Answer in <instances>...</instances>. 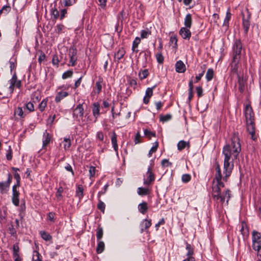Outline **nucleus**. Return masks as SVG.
Instances as JSON below:
<instances>
[{
    "instance_id": "nucleus-28",
    "label": "nucleus",
    "mask_w": 261,
    "mask_h": 261,
    "mask_svg": "<svg viewBox=\"0 0 261 261\" xmlns=\"http://www.w3.org/2000/svg\"><path fill=\"white\" fill-rule=\"evenodd\" d=\"M137 193L140 196H145L149 194L148 189L139 187L137 189Z\"/></svg>"
},
{
    "instance_id": "nucleus-4",
    "label": "nucleus",
    "mask_w": 261,
    "mask_h": 261,
    "mask_svg": "<svg viewBox=\"0 0 261 261\" xmlns=\"http://www.w3.org/2000/svg\"><path fill=\"white\" fill-rule=\"evenodd\" d=\"M242 49V44L241 41L239 39L235 40L233 45V57L234 60H238L240 58V55Z\"/></svg>"
},
{
    "instance_id": "nucleus-6",
    "label": "nucleus",
    "mask_w": 261,
    "mask_h": 261,
    "mask_svg": "<svg viewBox=\"0 0 261 261\" xmlns=\"http://www.w3.org/2000/svg\"><path fill=\"white\" fill-rule=\"evenodd\" d=\"M84 113V109L83 103H80L76 106L73 111V116L76 119L80 120L83 117Z\"/></svg>"
},
{
    "instance_id": "nucleus-25",
    "label": "nucleus",
    "mask_w": 261,
    "mask_h": 261,
    "mask_svg": "<svg viewBox=\"0 0 261 261\" xmlns=\"http://www.w3.org/2000/svg\"><path fill=\"white\" fill-rule=\"evenodd\" d=\"M9 186L5 182H0V192L1 194H5L8 192L9 190Z\"/></svg>"
},
{
    "instance_id": "nucleus-49",
    "label": "nucleus",
    "mask_w": 261,
    "mask_h": 261,
    "mask_svg": "<svg viewBox=\"0 0 261 261\" xmlns=\"http://www.w3.org/2000/svg\"><path fill=\"white\" fill-rule=\"evenodd\" d=\"M155 57H156L157 62L159 64H162L163 63L164 58L161 53H158L155 55Z\"/></svg>"
},
{
    "instance_id": "nucleus-41",
    "label": "nucleus",
    "mask_w": 261,
    "mask_h": 261,
    "mask_svg": "<svg viewBox=\"0 0 261 261\" xmlns=\"http://www.w3.org/2000/svg\"><path fill=\"white\" fill-rule=\"evenodd\" d=\"M106 205L100 198H98V203L97 204V208L101 212L104 213L105 210Z\"/></svg>"
},
{
    "instance_id": "nucleus-5",
    "label": "nucleus",
    "mask_w": 261,
    "mask_h": 261,
    "mask_svg": "<svg viewBox=\"0 0 261 261\" xmlns=\"http://www.w3.org/2000/svg\"><path fill=\"white\" fill-rule=\"evenodd\" d=\"M155 180V175L152 171V167L149 166L148 167L146 173V178H144L143 183L145 185H149Z\"/></svg>"
},
{
    "instance_id": "nucleus-18",
    "label": "nucleus",
    "mask_w": 261,
    "mask_h": 261,
    "mask_svg": "<svg viewBox=\"0 0 261 261\" xmlns=\"http://www.w3.org/2000/svg\"><path fill=\"white\" fill-rule=\"evenodd\" d=\"M100 105L98 102H94L93 104L92 113L94 117L97 119L99 116Z\"/></svg>"
},
{
    "instance_id": "nucleus-21",
    "label": "nucleus",
    "mask_w": 261,
    "mask_h": 261,
    "mask_svg": "<svg viewBox=\"0 0 261 261\" xmlns=\"http://www.w3.org/2000/svg\"><path fill=\"white\" fill-rule=\"evenodd\" d=\"M192 15L190 14H187L184 19V24L185 25V28H190L192 25Z\"/></svg>"
},
{
    "instance_id": "nucleus-19",
    "label": "nucleus",
    "mask_w": 261,
    "mask_h": 261,
    "mask_svg": "<svg viewBox=\"0 0 261 261\" xmlns=\"http://www.w3.org/2000/svg\"><path fill=\"white\" fill-rule=\"evenodd\" d=\"M111 142L115 151L118 153V146L117 144V135L114 132L111 137Z\"/></svg>"
},
{
    "instance_id": "nucleus-10",
    "label": "nucleus",
    "mask_w": 261,
    "mask_h": 261,
    "mask_svg": "<svg viewBox=\"0 0 261 261\" xmlns=\"http://www.w3.org/2000/svg\"><path fill=\"white\" fill-rule=\"evenodd\" d=\"M246 121L254 120V113L250 105H247L245 109Z\"/></svg>"
},
{
    "instance_id": "nucleus-27",
    "label": "nucleus",
    "mask_w": 261,
    "mask_h": 261,
    "mask_svg": "<svg viewBox=\"0 0 261 261\" xmlns=\"http://www.w3.org/2000/svg\"><path fill=\"white\" fill-rule=\"evenodd\" d=\"M214 75V72L213 69L212 68L208 69L205 75V78L206 79V81L207 82L211 81L213 79Z\"/></svg>"
},
{
    "instance_id": "nucleus-63",
    "label": "nucleus",
    "mask_w": 261,
    "mask_h": 261,
    "mask_svg": "<svg viewBox=\"0 0 261 261\" xmlns=\"http://www.w3.org/2000/svg\"><path fill=\"white\" fill-rule=\"evenodd\" d=\"M6 158L9 161H10L12 160V151L11 148V147H9V149L7 151V153L6 154Z\"/></svg>"
},
{
    "instance_id": "nucleus-13",
    "label": "nucleus",
    "mask_w": 261,
    "mask_h": 261,
    "mask_svg": "<svg viewBox=\"0 0 261 261\" xmlns=\"http://www.w3.org/2000/svg\"><path fill=\"white\" fill-rule=\"evenodd\" d=\"M189 29L182 27L179 30V34L184 39L189 40L191 37V33Z\"/></svg>"
},
{
    "instance_id": "nucleus-20",
    "label": "nucleus",
    "mask_w": 261,
    "mask_h": 261,
    "mask_svg": "<svg viewBox=\"0 0 261 261\" xmlns=\"http://www.w3.org/2000/svg\"><path fill=\"white\" fill-rule=\"evenodd\" d=\"M138 208L139 212L142 214H144L147 212L148 208L147 203L144 201L140 203L138 205Z\"/></svg>"
},
{
    "instance_id": "nucleus-64",
    "label": "nucleus",
    "mask_w": 261,
    "mask_h": 261,
    "mask_svg": "<svg viewBox=\"0 0 261 261\" xmlns=\"http://www.w3.org/2000/svg\"><path fill=\"white\" fill-rule=\"evenodd\" d=\"M26 108L30 111L33 112L34 111V107L33 103L29 102L25 105Z\"/></svg>"
},
{
    "instance_id": "nucleus-44",
    "label": "nucleus",
    "mask_w": 261,
    "mask_h": 261,
    "mask_svg": "<svg viewBox=\"0 0 261 261\" xmlns=\"http://www.w3.org/2000/svg\"><path fill=\"white\" fill-rule=\"evenodd\" d=\"M144 135L146 137H148L149 139H151L152 137L155 136V133L154 132H151L150 130L145 129L144 130Z\"/></svg>"
},
{
    "instance_id": "nucleus-51",
    "label": "nucleus",
    "mask_w": 261,
    "mask_h": 261,
    "mask_svg": "<svg viewBox=\"0 0 261 261\" xmlns=\"http://www.w3.org/2000/svg\"><path fill=\"white\" fill-rule=\"evenodd\" d=\"M73 73V72L72 70H68L63 73L62 77L63 79H66L68 77H70L72 76Z\"/></svg>"
},
{
    "instance_id": "nucleus-37",
    "label": "nucleus",
    "mask_w": 261,
    "mask_h": 261,
    "mask_svg": "<svg viewBox=\"0 0 261 261\" xmlns=\"http://www.w3.org/2000/svg\"><path fill=\"white\" fill-rule=\"evenodd\" d=\"M158 146H159L158 142H155L148 152V155L149 157H150L152 155V154L153 153L156 152V151L158 148Z\"/></svg>"
},
{
    "instance_id": "nucleus-52",
    "label": "nucleus",
    "mask_w": 261,
    "mask_h": 261,
    "mask_svg": "<svg viewBox=\"0 0 261 261\" xmlns=\"http://www.w3.org/2000/svg\"><path fill=\"white\" fill-rule=\"evenodd\" d=\"M172 116L170 114H166L165 115L161 116L160 121L164 122H166L171 119Z\"/></svg>"
},
{
    "instance_id": "nucleus-12",
    "label": "nucleus",
    "mask_w": 261,
    "mask_h": 261,
    "mask_svg": "<svg viewBox=\"0 0 261 261\" xmlns=\"http://www.w3.org/2000/svg\"><path fill=\"white\" fill-rule=\"evenodd\" d=\"M155 86H153L151 88H147L145 91V95L143 98V102L145 104H148L149 102L150 98L153 95V90L155 88Z\"/></svg>"
},
{
    "instance_id": "nucleus-7",
    "label": "nucleus",
    "mask_w": 261,
    "mask_h": 261,
    "mask_svg": "<svg viewBox=\"0 0 261 261\" xmlns=\"http://www.w3.org/2000/svg\"><path fill=\"white\" fill-rule=\"evenodd\" d=\"M252 234V248L253 249L257 248L259 246L261 245V234L255 230H253Z\"/></svg>"
},
{
    "instance_id": "nucleus-57",
    "label": "nucleus",
    "mask_w": 261,
    "mask_h": 261,
    "mask_svg": "<svg viewBox=\"0 0 261 261\" xmlns=\"http://www.w3.org/2000/svg\"><path fill=\"white\" fill-rule=\"evenodd\" d=\"M151 34V32L148 30H142L141 33V37L142 38H146Z\"/></svg>"
},
{
    "instance_id": "nucleus-30",
    "label": "nucleus",
    "mask_w": 261,
    "mask_h": 261,
    "mask_svg": "<svg viewBox=\"0 0 261 261\" xmlns=\"http://www.w3.org/2000/svg\"><path fill=\"white\" fill-rule=\"evenodd\" d=\"M186 244V250L188 251L187 253V256L188 257H193L192 255L194 254V250L193 247L190 244H188L187 242Z\"/></svg>"
},
{
    "instance_id": "nucleus-26",
    "label": "nucleus",
    "mask_w": 261,
    "mask_h": 261,
    "mask_svg": "<svg viewBox=\"0 0 261 261\" xmlns=\"http://www.w3.org/2000/svg\"><path fill=\"white\" fill-rule=\"evenodd\" d=\"M105 248V243L103 241H99L96 247V252L98 254L102 253Z\"/></svg>"
},
{
    "instance_id": "nucleus-9",
    "label": "nucleus",
    "mask_w": 261,
    "mask_h": 261,
    "mask_svg": "<svg viewBox=\"0 0 261 261\" xmlns=\"http://www.w3.org/2000/svg\"><path fill=\"white\" fill-rule=\"evenodd\" d=\"M247 130L253 140H255V123L254 120L246 121Z\"/></svg>"
},
{
    "instance_id": "nucleus-50",
    "label": "nucleus",
    "mask_w": 261,
    "mask_h": 261,
    "mask_svg": "<svg viewBox=\"0 0 261 261\" xmlns=\"http://www.w3.org/2000/svg\"><path fill=\"white\" fill-rule=\"evenodd\" d=\"M191 176L189 174H185L182 175L181 180L184 183H187L190 181Z\"/></svg>"
},
{
    "instance_id": "nucleus-32",
    "label": "nucleus",
    "mask_w": 261,
    "mask_h": 261,
    "mask_svg": "<svg viewBox=\"0 0 261 261\" xmlns=\"http://www.w3.org/2000/svg\"><path fill=\"white\" fill-rule=\"evenodd\" d=\"M102 81H103L101 77H99L98 79V80L97 81H96V82L95 83V87L97 89V93H99L101 91V89H102L101 84L102 83Z\"/></svg>"
},
{
    "instance_id": "nucleus-55",
    "label": "nucleus",
    "mask_w": 261,
    "mask_h": 261,
    "mask_svg": "<svg viewBox=\"0 0 261 261\" xmlns=\"http://www.w3.org/2000/svg\"><path fill=\"white\" fill-rule=\"evenodd\" d=\"M25 202H23V203L20 205V210H19V211H20L19 216H20V217L21 218H22L23 217L24 212L25 211Z\"/></svg>"
},
{
    "instance_id": "nucleus-53",
    "label": "nucleus",
    "mask_w": 261,
    "mask_h": 261,
    "mask_svg": "<svg viewBox=\"0 0 261 261\" xmlns=\"http://www.w3.org/2000/svg\"><path fill=\"white\" fill-rule=\"evenodd\" d=\"M19 247L18 243H15L13 246V255H18Z\"/></svg>"
},
{
    "instance_id": "nucleus-36",
    "label": "nucleus",
    "mask_w": 261,
    "mask_h": 261,
    "mask_svg": "<svg viewBox=\"0 0 261 261\" xmlns=\"http://www.w3.org/2000/svg\"><path fill=\"white\" fill-rule=\"evenodd\" d=\"M236 60H234L233 59V62L231 64V72L233 73H237L238 69V62H236Z\"/></svg>"
},
{
    "instance_id": "nucleus-2",
    "label": "nucleus",
    "mask_w": 261,
    "mask_h": 261,
    "mask_svg": "<svg viewBox=\"0 0 261 261\" xmlns=\"http://www.w3.org/2000/svg\"><path fill=\"white\" fill-rule=\"evenodd\" d=\"M216 170V173L215 179L217 183L212 187V197L216 202L220 204L221 206L222 207L225 201L226 204L228 205L230 198V190L226 189L223 193L221 192V188H223L224 184L221 181L222 177L219 164L217 165Z\"/></svg>"
},
{
    "instance_id": "nucleus-31",
    "label": "nucleus",
    "mask_w": 261,
    "mask_h": 261,
    "mask_svg": "<svg viewBox=\"0 0 261 261\" xmlns=\"http://www.w3.org/2000/svg\"><path fill=\"white\" fill-rule=\"evenodd\" d=\"M40 234L41 238L46 241H49L52 238L51 236L45 231H40Z\"/></svg>"
},
{
    "instance_id": "nucleus-38",
    "label": "nucleus",
    "mask_w": 261,
    "mask_h": 261,
    "mask_svg": "<svg viewBox=\"0 0 261 261\" xmlns=\"http://www.w3.org/2000/svg\"><path fill=\"white\" fill-rule=\"evenodd\" d=\"M103 236V229L101 227L99 226L97 229L96 238L98 241L102 238Z\"/></svg>"
},
{
    "instance_id": "nucleus-35",
    "label": "nucleus",
    "mask_w": 261,
    "mask_h": 261,
    "mask_svg": "<svg viewBox=\"0 0 261 261\" xmlns=\"http://www.w3.org/2000/svg\"><path fill=\"white\" fill-rule=\"evenodd\" d=\"M33 261H42L41 256L38 251H33Z\"/></svg>"
},
{
    "instance_id": "nucleus-33",
    "label": "nucleus",
    "mask_w": 261,
    "mask_h": 261,
    "mask_svg": "<svg viewBox=\"0 0 261 261\" xmlns=\"http://www.w3.org/2000/svg\"><path fill=\"white\" fill-rule=\"evenodd\" d=\"M14 114L15 115L19 116L21 118H24L25 116V114L24 113L22 108L19 107L15 109Z\"/></svg>"
},
{
    "instance_id": "nucleus-34",
    "label": "nucleus",
    "mask_w": 261,
    "mask_h": 261,
    "mask_svg": "<svg viewBox=\"0 0 261 261\" xmlns=\"http://www.w3.org/2000/svg\"><path fill=\"white\" fill-rule=\"evenodd\" d=\"M64 149L65 150H67L71 146V141L69 138H64Z\"/></svg>"
},
{
    "instance_id": "nucleus-54",
    "label": "nucleus",
    "mask_w": 261,
    "mask_h": 261,
    "mask_svg": "<svg viewBox=\"0 0 261 261\" xmlns=\"http://www.w3.org/2000/svg\"><path fill=\"white\" fill-rule=\"evenodd\" d=\"M141 136L140 135V133L139 132H138L137 134H136L135 139H134V142L135 144H137L139 143H140L141 142Z\"/></svg>"
},
{
    "instance_id": "nucleus-56",
    "label": "nucleus",
    "mask_w": 261,
    "mask_h": 261,
    "mask_svg": "<svg viewBox=\"0 0 261 261\" xmlns=\"http://www.w3.org/2000/svg\"><path fill=\"white\" fill-rule=\"evenodd\" d=\"M64 6L69 7L73 5L76 3V0H63Z\"/></svg>"
},
{
    "instance_id": "nucleus-59",
    "label": "nucleus",
    "mask_w": 261,
    "mask_h": 261,
    "mask_svg": "<svg viewBox=\"0 0 261 261\" xmlns=\"http://www.w3.org/2000/svg\"><path fill=\"white\" fill-rule=\"evenodd\" d=\"M51 62L54 65H56L57 66H58L59 60L58 56L57 55H54L53 56Z\"/></svg>"
},
{
    "instance_id": "nucleus-42",
    "label": "nucleus",
    "mask_w": 261,
    "mask_h": 261,
    "mask_svg": "<svg viewBox=\"0 0 261 261\" xmlns=\"http://www.w3.org/2000/svg\"><path fill=\"white\" fill-rule=\"evenodd\" d=\"M47 99H44L41 103L39 105V109L41 112L45 110V108L46 107L47 105Z\"/></svg>"
},
{
    "instance_id": "nucleus-61",
    "label": "nucleus",
    "mask_w": 261,
    "mask_h": 261,
    "mask_svg": "<svg viewBox=\"0 0 261 261\" xmlns=\"http://www.w3.org/2000/svg\"><path fill=\"white\" fill-rule=\"evenodd\" d=\"M140 55H143L144 57L145 58L146 61H147V58H150L151 53L149 50H146V51H141L140 53Z\"/></svg>"
},
{
    "instance_id": "nucleus-3",
    "label": "nucleus",
    "mask_w": 261,
    "mask_h": 261,
    "mask_svg": "<svg viewBox=\"0 0 261 261\" xmlns=\"http://www.w3.org/2000/svg\"><path fill=\"white\" fill-rule=\"evenodd\" d=\"M242 20H243V27L245 35H247L250 25V18L251 13L249 11L248 9H246L244 11L242 12Z\"/></svg>"
},
{
    "instance_id": "nucleus-23",
    "label": "nucleus",
    "mask_w": 261,
    "mask_h": 261,
    "mask_svg": "<svg viewBox=\"0 0 261 261\" xmlns=\"http://www.w3.org/2000/svg\"><path fill=\"white\" fill-rule=\"evenodd\" d=\"M187 146L188 148L190 147L189 142H186L184 140H181V141H179L177 145V149L179 151L183 150Z\"/></svg>"
},
{
    "instance_id": "nucleus-40",
    "label": "nucleus",
    "mask_w": 261,
    "mask_h": 261,
    "mask_svg": "<svg viewBox=\"0 0 261 261\" xmlns=\"http://www.w3.org/2000/svg\"><path fill=\"white\" fill-rule=\"evenodd\" d=\"M140 42V39L138 37H136L135 39L133 41V46H132V50L134 51H136L137 53L138 51V50H135L136 48L138 47V44Z\"/></svg>"
},
{
    "instance_id": "nucleus-11",
    "label": "nucleus",
    "mask_w": 261,
    "mask_h": 261,
    "mask_svg": "<svg viewBox=\"0 0 261 261\" xmlns=\"http://www.w3.org/2000/svg\"><path fill=\"white\" fill-rule=\"evenodd\" d=\"M151 220L145 219L143 220L140 224V232L143 233L147 230L151 225Z\"/></svg>"
},
{
    "instance_id": "nucleus-24",
    "label": "nucleus",
    "mask_w": 261,
    "mask_h": 261,
    "mask_svg": "<svg viewBox=\"0 0 261 261\" xmlns=\"http://www.w3.org/2000/svg\"><path fill=\"white\" fill-rule=\"evenodd\" d=\"M68 95L67 92H59L55 97L56 102H59L63 98Z\"/></svg>"
},
{
    "instance_id": "nucleus-1",
    "label": "nucleus",
    "mask_w": 261,
    "mask_h": 261,
    "mask_svg": "<svg viewBox=\"0 0 261 261\" xmlns=\"http://www.w3.org/2000/svg\"><path fill=\"white\" fill-rule=\"evenodd\" d=\"M241 151V146L238 134L234 133L231 137V143L225 145L222 150L224 156L223 165V173L225 176L223 177L226 181L230 175L234 166V160L237 159Z\"/></svg>"
},
{
    "instance_id": "nucleus-58",
    "label": "nucleus",
    "mask_w": 261,
    "mask_h": 261,
    "mask_svg": "<svg viewBox=\"0 0 261 261\" xmlns=\"http://www.w3.org/2000/svg\"><path fill=\"white\" fill-rule=\"evenodd\" d=\"M163 167H170L172 166V163L167 159H164L161 163Z\"/></svg>"
},
{
    "instance_id": "nucleus-14",
    "label": "nucleus",
    "mask_w": 261,
    "mask_h": 261,
    "mask_svg": "<svg viewBox=\"0 0 261 261\" xmlns=\"http://www.w3.org/2000/svg\"><path fill=\"white\" fill-rule=\"evenodd\" d=\"M51 136L45 130L43 134L42 148H45L49 143L51 140Z\"/></svg>"
},
{
    "instance_id": "nucleus-43",
    "label": "nucleus",
    "mask_w": 261,
    "mask_h": 261,
    "mask_svg": "<svg viewBox=\"0 0 261 261\" xmlns=\"http://www.w3.org/2000/svg\"><path fill=\"white\" fill-rule=\"evenodd\" d=\"M177 39L176 36H171L170 37V41H169V44L170 45H173V47L176 48L177 46Z\"/></svg>"
},
{
    "instance_id": "nucleus-16",
    "label": "nucleus",
    "mask_w": 261,
    "mask_h": 261,
    "mask_svg": "<svg viewBox=\"0 0 261 261\" xmlns=\"http://www.w3.org/2000/svg\"><path fill=\"white\" fill-rule=\"evenodd\" d=\"M175 70L178 73H184L186 70V66L182 61L179 60L175 64Z\"/></svg>"
},
{
    "instance_id": "nucleus-60",
    "label": "nucleus",
    "mask_w": 261,
    "mask_h": 261,
    "mask_svg": "<svg viewBox=\"0 0 261 261\" xmlns=\"http://www.w3.org/2000/svg\"><path fill=\"white\" fill-rule=\"evenodd\" d=\"M196 93L198 97H201L203 96V89L201 86L197 87L196 88Z\"/></svg>"
},
{
    "instance_id": "nucleus-15",
    "label": "nucleus",
    "mask_w": 261,
    "mask_h": 261,
    "mask_svg": "<svg viewBox=\"0 0 261 261\" xmlns=\"http://www.w3.org/2000/svg\"><path fill=\"white\" fill-rule=\"evenodd\" d=\"M19 192L17 190H15L13 188L12 191V202L13 204L16 206H18L19 204Z\"/></svg>"
},
{
    "instance_id": "nucleus-29",
    "label": "nucleus",
    "mask_w": 261,
    "mask_h": 261,
    "mask_svg": "<svg viewBox=\"0 0 261 261\" xmlns=\"http://www.w3.org/2000/svg\"><path fill=\"white\" fill-rule=\"evenodd\" d=\"M83 188L82 185H79L76 190V196L80 200L83 197Z\"/></svg>"
},
{
    "instance_id": "nucleus-8",
    "label": "nucleus",
    "mask_w": 261,
    "mask_h": 261,
    "mask_svg": "<svg viewBox=\"0 0 261 261\" xmlns=\"http://www.w3.org/2000/svg\"><path fill=\"white\" fill-rule=\"evenodd\" d=\"M10 87L9 89L11 92L14 90L15 87L20 88L21 86V81L17 80L16 74L15 72L13 75L11 79L10 80Z\"/></svg>"
},
{
    "instance_id": "nucleus-45",
    "label": "nucleus",
    "mask_w": 261,
    "mask_h": 261,
    "mask_svg": "<svg viewBox=\"0 0 261 261\" xmlns=\"http://www.w3.org/2000/svg\"><path fill=\"white\" fill-rule=\"evenodd\" d=\"M148 71L147 69H144L142 72H139V76L141 80H143L146 79L148 75Z\"/></svg>"
},
{
    "instance_id": "nucleus-46",
    "label": "nucleus",
    "mask_w": 261,
    "mask_h": 261,
    "mask_svg": "<svg viewBox=\"0 0 261 261\" xmlns=\"http://www.w3.org/2000/svg\"><path fill=\"white\" fill-rule=\"evenodd\" d=\"M12 169L15 171L14 174V178L16 179L17 182H20V176L19 174L17 172V171L19 170V169L15 167H12Z\"/></svg>"
},
{
    "instance_id": "nucleus-39",
    "label": "nucleus",
    "mask_w": 261,
    "mask_h": 261,
    "mask_svg": "<svg viewBox=\"0 0 261 261\" xmlns=\"http://www.w3.org/2000/svg\"><path fill=\"white\" fill-rule=\"evenodd\" d=\"M77 49L74 46H71L69 49L68 55L69 57H76Z\"/></svg>"
},
{
    "instance_id": "nucleus-22",
    "label": "nucleus",
    "mask_w": 261,
    "mask_h": 261,
    "mask_svg": "<svg viewBox=\"0 0 261 261\" xmlns=\"http://www.w3.org/2000/svg\"><path fill=\"white\" fill-rule=\"evenodd\" d=\"M238 83L239 90L241 93H242L245 90L246 82L243 78H241L240 76H238Z\"/></svg>"
},
{
    "instance_id": "nucleus-48",
    "label": "nucleus",
    "mask_w": 261,
    "mask_h": 261,
    "mask_svg": "<svg viewBox=\"0 0 261 261\" xmlns=\"http://www.w3.org/2000/svg\"><path fill=\"white\" fill-rule=\"evenodd\" d=\"M63 192V188L62 187H60L56 192V196L58 200H61L62 198V193Z\"/></svg>"
},
{
    "instance_id": "nucleus-62",
    "label": "nucleus",
    "mask_w": 261,
    "mask_h": 261,
    "mask_svg": "<svg viewBox=\"0 0 261 261\" xmlns=\"http://www.w3.org/2000/svg\"><path fill=\"white\" fill-rule=\"evenodd\" d=\"M51 14L54 16L55 19H57L58 18H60V14L58 10L57 9H52Z\"/></svg>"
},
{
    "instance_id": "nucleus-47",
    "label": "nucleus",
    "mask_w": 261,
    "mask_h": 261,
    "mask_svg": "<svg viewBox=\"0 0 261 261\" xmlns=\"http://www.w3.org/2000/svg\"><path fill=\"white\" fill-rule=\"evenodd\" d=\"M10 11L11 7L10 6H4L0 10V14L4 13L5 15H7Z\"/></svg>"
},
{
    "instance_id": "nucleus-17",
    "label": "nucleus",
    "mask_w": 261,
    "mask_h": 261,
    "mask_svg": "<svg viewBox=\"0 0 261 261\" xmlns=\"http://www.w3.org/2000/svg\"><path fill=\"white\" fill-rule=\"evenodd\" d=\"M125 54V50L123 47L119 48L118 51L114 54V59L117 60L118 62L124 57Z\"/></svg>"
}]
</instances>
